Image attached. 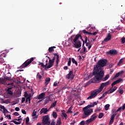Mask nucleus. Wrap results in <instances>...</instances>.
Instances as JSON below:
<instances>
[{
    "label": "nucleus",
    "mask_w": 125,
    "mask_h": 125,
    "mask_svg": "<svg viewBox=\"0 0 125 125\" xmlns=\"http://www.w3.org/2000/svg\"><path fill=\"white\" fill-rule=\"evenodd\" d=\"M107 62L108 61L106 59L100 60L97 62V64L94 66L93 74H97L100 72L101 74L103 75V71H104V70H103L102 68L107 65Z\"/></svg>",
    "instance_id": "f257e3e1"
},
{
    "label": "nucleus",
    "mask_w": 125,
    "mask_h": 125,
    "mask_svg": "<svg viewBox=\"0 0 125 125\" xmlns=\"http://www.w3.org/2000/svg\"><path fill=\"white\" fill-rule=\"evenodd\" d=\"M99 101L95 102L93 103L92 104H89L84 107L83 109V115L82 116L83 119H85V118H88L92 113H93V109L91 108L94 107L96 105H97L99 103Z\"/></svg>",
    "instance_id": "f03ea898"
},
{
    "label": "nucleus",
    "mask_w": 125,
    "mask_h": 125,
    "mask_svg": "<svg viewBox=\"0 0 125 125\" xmlns=\"http://www.w3.org/2000/svg\"><path fill=\"white\" fill-rule=\"evenodd\" d=\"M93 75L95 76L94 79L97 81H102V82H106L110 78L109 74L106 75L104 78H103L104 77V71H103V74H100V72H98Z\"/></svg>",
    "instance_id": "7ed1b4c3"
},
{
    "label": "nucleus",
    "mask_w": 125,
    "mask_h": 125,
    "mask_svg": "<svg viewBox=\"0 0 125 125\" xmlns=\"http://www.w3.org/2000/svg\"><path fill=\"white\" fill-rule=\"evenodd\" d=\"M81 38L82 41L83 40V37H82V35L81 34H77L75 39L73 40V47L75 48H79L82 46V42L81 41H79V39Z\"/></svg>",
    "instance_id": "20e7f679"
},
{
    "label": "nucleus",
    "mask_w": 125,
    "mask_h": 125,
    "mask_svg": "<svg viewBox=\"0 0 125 125\" xmlns=\"http://www.w3.org/2000/svg\"><path fill=\"white\" fill-rule=\"evenodd\" d=\"M34 58H31L30 59L26 60L21 66L18 67V69H23V68H26L27 66H29L33 61H34Z\"/></svg>",
    "instance_id": "39448f33"
},
{
    "label": "nucleus",
    "mask_w": 125,
    "mask_h": 125,
    "mask_svg": "<svg viewBox=\"0 0 125 125\" xmlns=\"http://www.w3.org/2000/svg\"><path fill=\"white\" fill-rule=\"evenodd\" d=\"M125 104H124L122 106H121L120 107H119L117 110H116V109H112L111 112H112V114H113L111 115V117L112 118H115V117H116V115H117V113H118V112H120V111H122V110L124 111L125 110Z\"/></svg>",
    "instance_id": "423d86ee"
},
{
    "label": "nucleus",
    "mask_w": 125,
    "mask_h": 125,
    "mask_svg": "<svg viewBox=\"0 0 125 125\" xmlns=\"http://www.w3.org/2000/svg\"><path fill=\"white\" fill-rule=\"evenodd\" d=\"M42 123L43 125H50V121H49V116H48V115L43 116Z\"/></svg>",
    "instance_id": "0eeeda50"
},
{
    "label": "nucleus",
    "mask_w": 125,
    "mask_h": 125,
    "mask_svg": "<svg viewBox=\"0 0 125 125\" xmlns=\"http://www.w3.org/2000/svg\"><path fill=\"white\" fill-rule=\"evenodd\" d=\"M66 78L67 80H74L75 78V75L73 74V71H70L67 75H66Z\"/></svg>",
    "instance_id": "6e6552de"
},
{
    "label": "nucleus",
    "mask_w": 125,
    "mask_h": 125,
    "mask_svg": "<svg viewBox=\"0 0 125 125\" xmlns=\"http://www.w3.org/2000/svg\"><path fill=\"white\" fill-rule=\"evenodd\" d=\"M53 55H54L53 58H54V60H56V67H58V64L59 63V55L58 53H54Z\"/></svg>",
    "instance_id": "1a4fd4ad"
},
{
    "label": "nucleus",
    "mask_w": 125,
    "mask_h": 125,
    "mask_svg": "<svg viewBox=\"0 0 125 125\" xmlns=\"http://www.w3.org/2000/svg\"><path fill=\"white\" fill-rule=\"evenodd\" d=\"M54 58H53L52 60H49V65L46 66V69H50L54 63Z\"/></svg>",
    "instance_id": "9d476101"
},
{
    "label": "nucleus",
    "mask_w": 125,
    "mask_h": 125,
    "mask_svg": "<svg viewBox=\"0 0 125 125\" xmlns=\"http://www.w3.org/2000/svg\"><path fill=\"white\" fill-rule=\"evenodd\" d=\"M111 38L112 36L111 35V34H110V33H108L106 38L104 40V42H103V44L104 42H109V41H110Z\"/></svg>",
    "instance_id": "9b49d317"
},
{
    "label": "nucleus",
    "mask_w": 125,
    "mask_h": 125,
    "mask_svg": "<svg viewBox=\"0 0 125 125\" xmlns=\"http://www.w3.org/2000/svg\"><path fill=\"white\" fill-rule=\"evenodd\" d=\"M110 83H111V81H108L106 82L102 83L101 84L100 86H101V87L103 89V88H104V86H107L109 85L110 84Z\"/></svg>",
    "instance_id": "f8f14e48"
},
{
    "label": "nucleus",
    "mask_w": 125,
    "mask_h": 125,
    "mask_svg": "<svg viewBox=\"0 0 125 125\" xmlns=\"http://www.w3.org/2000/svg\"><path fill=\"white\" fill-rule=\"evenodd\" d=\"M118 52L116 50L111 49L109 51L106 52V54H111V55H116Z\"/></svg>",
    "instance_id": "ddd939ff"
},
{
    "label": "nucleus",
    "mask_w": 125,
    "mask_h": 125,
    "mask_svg": "<svg viewBox=\"0 0 125 125\" xmlns=\"http://www.w3.org/2000/svg\"><path fill=\"white\" fill-rule=\"evenodd\" d=\"M83 34H86V35H93V36H96L97 35V32H95L93 33L91 32H89L88 31H86L85 30H83Z\"/></svg>",
    "instance_id": "4468645a"
},
{
    "label": "nucleus",
    "mask_w": 125,
    "mask_h": 125,
    "mask_svg": "<svg viewBox=\"0 0 125 125\" xmlns=\"http://www.w3.org/2000/svg\"><path fill=\"white\" fill-rule=\"evenodd\" d=\"M49 111V109H47V108H42L41 111H40V114L42 115V114H47V112Z\"/></svg>",
    "instance_id": "2eb2a0df"
},
{
    "label": "nucleus",
    "mask_w": 125,
    "mask_h": 125,
    "mask_svg": "<svg viewBox=\"0 0 125 125\" xmlns=\"http://www.w3.org/2000/svg\"><path fill=\"white\" fill-rule=\"evenodd\" d=\"M97 96V93L95 92H93L91 93L90 96H89L87 99H92V98H94V97Z\"/></svg>",
    "instance_id": "dca6fc26"
},
{
    "label": "nucleus",
    "mask_w": 125,
    "mask_h": 125,
    "mask_svg": "<svg viewBox=\"0 0 125 125\" xmlns=\"http://www.w3.org/2000/svg\"><path fill=\"white\" fill-rule=\"evenodd\" d=\"M122 82V79H118L115 81H114L112 84L111 86L112 88H113L114 85H116V84L119 83H121Z\"/></svg>",
    "instance_id": "f3484780"
},
{
    "label": "nucleus",
    "mask_w": 125,
    "mask_h": 125,
    "mask_svg": "<svg viewBox=\"0 0 125 125\" xmlns=\"http://www.w3.org/2000/svg\"><path fill=\"white\" fill-rule=\"evenodd\" d=\"M117 88L118 87L117 86H114L113 88H110L109 90H108V94H110V93H113V92L117 90Z\"/></svg>",
    "instance_id": "a211bd4d"
},
{
    "label": "nucleus",
    "mask_w": 125,
    "mask_h": 125,
    "mask_svg": "<svg viewBox=\"0 0 125 125\" xmlns=\"http://www.w3.org/2000/svg\"><path fill=\"white\" fill-rule=\"evenodd\" d=\"M61 112H62V118H64L65 120H67V118L68 116L67 115V114L65 113V110H62Z\"/></svg>",
    "instance_id": "6ab92c4d"
},
{
    "label": "nucleus",
    "mask_w": 125,
    "mask_h": 125,
    "mask_svg": "<svg viewBox=\"0 0 125 125\" xmlns=\"http://www.w3.org/2000/svg\"><path fill=\"white\" fill-rule=\"evenodd\" d=\"M44 96H45V93H42L39 95L38 99L41 100V99H43L44 98Z\"/></svg>",
    "instance_id": "aec40b11"
},
{
    "label": "nucleus",
    "mask_w": 125,
    "mask_h": 125,
    "mask_svg": "<svg viewBox=\"0 0 125 125\" xmlns=\"http://www.w3.org/2000/svg\"><path fill=\"white\" fill-rule=\"evenodd\" d=\"M8 74L10 75V76L9 77L5 76L4 77V79H5V80L6 81H12V79L11 78V74H10V72H8Z\"/></svg>",
    "instance_id": "412c9836"
},
{
    "label": "nucleus",
    "mask_w": 125,
    "mask_h": 125,
    "mask_svg": "<svg viewBox=\"0 0 125 125\" xmlns=\"http://www.w3.org/2000/svg\"><path fill=\"white\" fill-rule=\"evenodd\" d=\"M96 118H97V116H96V114H94L92 115H91V118H90L92 122H93V121H95L96 120Z\"/></svg>",
    "instance_id": "4be33fe9"
},
{
    "label": "nucleus",
    "mask_w": 125,
    "mask_h": 125,
    "mask_svg": "<svg viewBox=\"0 0 125 125\" xmlns=\"http://www.w3.org/2000/svg\"><path fill=\"white\" fill-rule=\"evenodd\" d=\"M54 48H56V47L55 46H52L51 47H49L48 49L49 52L50 53H52L53 51H54Z\"/></svg>",
    "instance_id": "5701e85b"
},
{
    "label": "nucleus",
    "mask_w": 125,
    "mask_h": 125,
    "mask_svg": "<svg viewBox=\"0 0 125 125\" xmlns=\"http://www.w3.org/2000/svg\"><path fill=\"white\" fill-rule=\"evenodd\" d=\"M124 74V71H121L118 73H117L114 77V78L116 79L117 78H118V77H120V75H123Z\"/></svg>",
    "instance_id": "b1692460"
},
{
    "label": "nucleus",
    "mask_w": 125,
    "mask_h": 125,
    "mask_svg": "<svg viewBox=\"0 0 125 125\" xmlns=\"http://www.w3.org/2000/svg\"><path fill=\"white\" fill-rule=\"evenodd\" d=\"M0 83H2V84H6V81L5 78H0Z\"/></svg>",
    "instance_id": "393cba45"
},
{
    "label": "nucleus",
    "mask_w": 125,
    "mask_h": 125,
    "mask_svg": "<svg viewBox=\"0 0 125 125\" xmlns=\"http://www.w3.org/2000/svg\"><path fill=\"white\" fill-rule=\"evenodd\" d=\"M57 103V101H56L54 103H53L51 104V105L50 106L49 109H51V108H54L56 106V104Z\"/></svg>",
    "instance_id": "a878e982"
},
{
    "label": "nucleus",
    "mask_w": 125,
    "mask_h": 125,
    "mask_svg": "<svg viewBox=\"0 0 125 125\" xmlns=\"http://www.w3.org/2000/svg\"><path fill=\"white\" fill-rule=\"evenodd\" d=\"M102 90H103V88L101 87V86H100V87H99V88L97 90H96L95 92H96L97 93V94H98V93H100V92H101Z\"/></svg>",
    "instance_id": "bb28decb"
},
{
    "label": "nucleus",
    "mask_w": 125,
    "mask_h": 125,
    "mask_svg": "<svg viewBox=\"0 0 125 125\" xmlns=\"http://www.w3.org/2000/svg\"><path fill=\"white\" fill-rule=\"evenodd\" d=\"M38 65H41L42 68H45V69H46V66H47V63H46L45 65L43 64V63L39 62V63Z\"/></svg>",
    "instance_id": "cd10ccee"
},
{
    "label": "nucleus",
    "mask_w": 125,
    "mask_h": 125,
    "mask_svg": "<svg viewBox=\"0 0 125 125\" xmlns=\"http://www.w3.org/2000/svg\"><path fill=\"white\" fill-rule=\"evenodd\" d=\"M49 82H50V79L49 78H47L45 81V85H47L48 83H49Z\"/></svg>",
    "instance_id": "c85d7f7f"
},
{
    "label": "nucleus",
    "mask_w": 125,
    "mask_h": 125,
    "mask_svg": "<svg viewBox=\"0 0 125 125\" xmlns=\"http://www.w3.org/2000/svg\"><path fill=\"white\" fill-rule=\"evenodd\" d=\"M73 94L75 95V96H78V95L80 94V93L79 91H78V90H74Z\"/></svg>",
    "instance_id": "c756f323"
},
{
    "label": "nucleus",
    "mask_w": 125,
    "mask_h": 125,
    "mask_svg": "<svg viewBox=\"0 0 125 125\" xmlns=\"http://www.w3.org/2000/svg\"><path fill=\"white\" fill-rule=\"evenodd\" d=\"M71 60H72V63H73V64H75L76 66H78V62H77V61H76V60H75V59L72 58L71 59Z\"/></svg>",
    "instance_id": "7c9ffc66"
},
{
    "label": "nucleus",
    "mask_w": 125,
    "mask_h": 125,
    "mask_svg": "<svg viewBox=\"0 0 125 125\" xmlns=\"http://www.w3.org/2000/svg\"><path fill=\"white\" fill-rule=\"evenodd\" d=\"M73 108L72 107V106H71L67 110V111L66 112L67 114H69V113H73V111H72Z\"/></svg>",
    "instance_id": "2f4dec72"
},
{
    "label": "nucleus",
    "mask_w": 125,
    "mask_h": 125,
    "mask_svg": "<svg viewBox=\"0 0 125 125\" xmlns=\"http://www.w3.org/2000/svg\"><path fill=\"white\" fill-rule=\"evenodd\" d=\"M11 123H14L15 125H20V124H21V122H18L15 121L14 120L11 121Z\"/></svg>",
    "instance_id": "473e14b6"
},
{
    "label": "nucleus",
    "mask_w": 125,
    "mask_h": 125,
    "mask_svg": "<svg viewBox=\"0 0 125 125\" xmlns=\"http://www.w3.org/2000/svg\"><path fill=\"white\" fill-rule=\"evenodd\" d=\"M123 62H124V61L123 60V59H121L119 62V63H118V66H121Z\"/></svg>",
    "instance_id": "72a5a7b5"
},
{
    "label": "nucleus",
    "mask_w": 125,
    "mask_h": 125,
    "mask_svg": "<svg viewBox=\"0 0 125 125\" xmlns=\"http://www.w3.org/2000/svg\"><path fill=\"white\" fill-rule=\"evenodd\" d=\"M92 120L91 119H89L87 120H86L85 122V125H88L89 124H90V123H92Z\"/></svg>",
    "instance_id": "f704fd0d"
},
{
    "label": "nucleus",
    "mask_w": 125,
    "mask_h": 125,
    "mask_svg": "<svg viewBox=\"0 0 125 125\" xmlns=\"http://www.w3.org/2000/svg\"><path fill=\"white\" fill-rule=\"evenodd\" d=\"M110 107V104H106L104 106V109L105 110V111H108V110H109V108Z\"/></svg>",
    "instance_id": "c9c22d12"
},
{
    "label": "nucleus",
    "mask_w": 125,
    "mask_h": 125,
    "mask_svg": "<svg viewBox=\"0 0 125 125\" xmlns=\"http://www.w3.org/2000/svg\"><path fill=\"white\" fill-rule=\"evenodd\" d=\"M104 116V114H103V113L101 112L99 113L98 118L99 119H102V118H103V116Z\"/></svg>",
    "instance_id": "e433bc0d"
},
{
    "label": "nucleus",
    "mask_w": 125,
    "mask_h": 125,
    "mask_svg": "<svg viewBox=\"0 0 125 125\" xmlns=\"http://www.w3.org/2000/svg\"><path fill=\"white\" fill-rule=\"evenodd\" d=\"M114 117H112V116L110 118V120L109 122V125H112V124H113V123H114Z\"/></svg>",
    "instance_id": "4c0bfd02"
},
{
    "label": "nucleus",
    "mask_w": 125,
    "mask_h": 125,
    "mask_svg": "<svg viewBox=\"0 0 125 125\" xmlns=\"http://www.w3.org/2000/svg\"><path fill=\"white\" fill-rule=\"evenodd\" d=\"M28 101H29V102H30V103H31V96H29L26 99V100H25L26 103H27V102H28Z\"/></svg>",
    "instance_id": "58836bf2"
},
{
    "label": "nucleus",
    "mask_w": 125,
    "mask_h": 125,
    "mask_svg": "<svg viewBox=\"0 0 125 125\" xmlns=\"http://www.w3.org/2000/svg\"><path fill=\"white\" fill-rule=\"evenodd\" d=\"M52 116L53 118H54L55 119H56V118H57V113L55 112H53L52 114Z\"/></svg>",
    "instance_id": "ea45409f"
},
{
    "label": "nucleus",
    "mask_w": 125,
    "mask_h": 125,
    "mask_svg": "<svg viewBox=\"0 0 125 125\" xmlns=\"http://www.w3.org/2000/svg\"><path fill=\"white\" fill-rule=\"evenodd\" d=\"M121 43H122V44H124V43H125V37H123L122 38H121Z\"/></svg>",
    "instance_id": "a19ab883"
},
{
    "label": "nucleus",
    "mask_w": 125,
    "mask_h": 125,
    "mask_svg": "<svg viewBox=\"0 0 125 125\" xmlns=\"http://www.w3.org/2000/svg\"><path fill=\"white\" fill-rule=\"evenodd\" d=\"M120 94H123L124 93V90L122 89H119V90L117 91Z\"/></svg>",
    "instance_id": "79ce46f5"
},
{
    "label": "nucleus",
    "mask_w": 125,
    "mask_h": 125,
    "mask_svg": "<svg viewBox=\"0 0 125 125\" xmlns=\"http://www.w3.org/2000/svg\"><path fill=\"white\" fill-rule=\"evenodd\" d=\"M37 78H38V79H39V80H41L42 78V75H41V74H40L39 72H38L37 73Z\"/></svg>",
    "instance_id": "37998d69"
},
{
    "label": "nucleus",
    "mask_w": 125,
    "mask_h": 125,
    "mask_svg": "<svg viewBox=\"0 0 125 125\" xmlns=\"http://www.w3.org/2000/svg\"><path fill=\"white\" fill-rule=\"evenodd\" d=\"M7 92L10 95H13V92H12L11 90H7Z\"/></svg>",
    "instance_id": "c03bdc74"
},
{
    "label": "nucleus",
    "mask_w": 125,
    "mask_h": 125,
    "mask_svg": "<svg viewBox=\"0 0 125 125\" xmlns=\"http://www.w3.org/2000/svg\"><path fill=\"white\" fill-rule=\"evenodd\" d=\"M36 115H37V111H36L35 110H34L33 113L32 114V117L36 116Z\"/></svg>",
    "instance_id": "a18cd8bd"
},
{
    "label": "nucleus",
    "mask_w": 125,
    "mask_h": 125,
    "mask_svg": "<svg viewBox=\"0 0 125 125\" xmlns=\"http://www.w3.org/2000/svg\"><path fill=\"white\" fill-rule=\"evenodd\" d=\"M25 121H26V124L28 125V124H29V122L30 121V119L29 118V117H26Z\"/></svg>",
    "instance_id": "49530a36"
},
{
    "label": "nucleus",
    "mask_w": 125,
    "mask_h": 125,
    "mask_svg": "<svg viewBox=\"0 0 125 125\" xmlns=\"http://www.w3.org/2000/svg\"><path fill=\"white\" fill-rule=\"evenodd\" d=\"M61 125V120L59 119L57 121L56 125Z\"/></svg>",
    "instance_id": "de8ad7c7"
},
{
    "label": "nucleus",
    "mask_w": 125,
    "mask_h": 125,
    "mask_svg": "<svg viewBox=\"0 0 125 125\" xmlns=\"http://www.w3.org/2000/svg\"><path fill=\"white\" fill-rule=\"evenodd\" d=\"M83 51L82 52V53H85V52H87V51H86V48H85V46L83 47Z\"/></svg>",
    "instance_id": "09e8293b"
},
{
    "label": "nucleus",
    "mask_w": 125,
    "mask_h": 125,
    "mask_svg": "<svg viewBox=\"0 0 125 125\" xmlns=\"http://www.w3.org/2000/svg\"><path fill=\"white\" fill-rule=\"evenodd\" d=\"M59 83V82H55L54 83V86H58V84Z\"/></svg>",
    "instance_id": "8fccbe9b"
},
{
    "label": "nucleus",
    "mask_w": 125,
    "mask_h": 125,
    "mask_svg": "<svg viewBox=\"0 0 125 125\" xmlns=\"http://www.w3.org/2000/svg\"><path fill=\"white\" fill-rule=\"evenodd\" d=\"M108 93H109L108 91L105 92L104 94H103V95H102L103 97H105L106 95H107V94H108Z\"/></svg>",
    "instance_id": "3c124183"
},
{
    "label": "nucleus",
    "mask_w": 125,
    "mask_h": 125,
    "mask_svg": "<svg viewBox=\"0 0 125 125\" xmlns=\"http://www.w3.org/2000/svg\"><path fill=\"white\" fill-rule=\"evenodd\" d=\"M68 66H71V58H69V61L67 63Z\"/></svg>",
    "instance_id": "603ef678"
},
{
    "label": "nucleus",
    "mask_w": 125,
    "mask_h": 125,
    "mask_svg": "<svg viewBox=\"0 0 125 125\" xmlns=\"http://www.w3.org/2000/svg\"><path fill=\"white\" fill-rule=\"evenodd\" d=\"M21 113H22L23 115H26V114H27V112L24 109H21Z\"/></svg>",
    "instance_id": "864d4df0"
},
{
    "label": "nucleus",
    "mask_w": 125,
    "mask_h": 125,
    "mask_svg": "<svg viewBox=\"0 0 125 125\" xmlns=\"http://www.w3.org/2000/svg\"><path fill=\"white\" fill-rule=\"evenodd\" d=\"M0 109H2V110H5V107H4V106L2 105L1 104H0Z\"/></svg>",
    "instance_id": "5fc2aeb1"
},
{
    "label": "nucleus",
    "mask_w": 125,
    "mask_h": 125,
    "mask_svg": "<svg viewBox=\"0 0 125 125\" xmlns=\"http://www.w3.org/2000/svg\"><path fill=\"white\" fill-rule=\"evenodd\" d=\"M2 113L3 114H6V113H8V111L7 110V109H6V108H5V110H4L3 111H2Z\"/></svg>",
    "instance_id": "6e6d98bb"
},
{
    "label": "nucleus",
    "mask_w": 125,
    "mask_h": 125,
    "mask_svg": "<svg viewBox=\"0 0 125 125\" xmlns=\"http://www.w3.org/2000/svg\"><path fill=\"white\" fill-rule=\"evenodd\" d=\"M85 125V122H84V121H82L80 123V125Z\"/></svg>",
    "instance_id": "4d7b16f0"
},
{
    "label": "nucleus",
    "mask_w": 125,
    "mask_h": 125,
    "mask_svg": "<svg viewBox=\"0 0 125 125\" xmlns=\"http://www.w3.org/2000/svg\"><path fill=\"white\" fill-rule=\"evenodd\" d=\"M15 111H17V112H18L20 111V108L19 107H17L15 108Z\"/></svg>",
    "instance_id": "13d9d810"
},
{
    "label": "nucleus",
    "mask_w": 125,
    "mask_h": 125,
    "mask_svg": "<svg viewBox=\"0 0 125 125\" xmlns=\"http://www.w3.org/2000/svg\"><path fill=\"white\" fill-rule=\"evenodd\" d=\"M101 110V108H100V107L97 108L96 109V110H95V112H97V111L100 112Z\"/></svg>",
    "instance_id": "bf43d9fd"
},
{
    "label": "nucleus",
    "mask_w": 125,
    "mask_h": 125,
    "mask_svg": "<svg viewBox=\"0 0 125 125\" xmlns=\"http://www.w3.org/2000/svg\"><path fill=\"white\" fill-rule=\"evenodd\" d=\"M13 115L14 116H19L20 114L18 112H15L14 113Z\"/></svg>",
    "instance_id": "052dcab7"
},
{
    "label": "nucleus",
    "mask_w": 125,
    "mask_h": 125,
    "mask_svg": "<svg viewBox=\"0 0 125 125\" xmlns=\"http://www.w3.org/2000/svg\"><path fill=\"white\" fill-rule=\"evenodd\" d=\"M6 117L8 118L9 120H11V116H10V115H6Z\"/></svg>",
    "instance_id": "680f3d73"
},
{
    "label": "nucleus",
    "mask_w": 125,
    "mask_h": 125,
    "mask_svg": "<svg viewBox=\"0 0 125 125\" xmlns=\"http://www.w3.org/2000/svg\"><path fill=\"white\" fill-rule=\"evenodd\" d=\"M25 99L24 97H23L22 98V100H21V103H24V102H25Z\"/></svg>",
    "instance_id": "e2e57ef3"
},
{
    "label": "nucleus",
    "mask_w": 125,
    "mask_h": 125,
    "mask_svg": "<svg viewBox=\"0 0 125 125\" xmlns=\"http://www.w3.org/2000/svg\"><path fill=\"white\" fill-rule=\"evenodd\" d=\"M91 46H92L91 43H89V45L88 47V50H89V49H90V48H91Z\"/></svg>",
    "instance_id": "0e129e2a"
},
{
    "label": "nucleus",
    "mask_w": 125,
    "mask_h": 125,
    "mask_svg": "<svg viewBox=\"0 0 125 125\" xmlns=\"http://www.w3.org/2000/svg\"><path fill=\"white\" fill-rule=\"evenodd\" d=\"M76 123V121L74 120L71 123H70V125H75V123Z\"/></svg>",
    "instance_id": "69168bd1"
},
{
    "label": "nucleus",
    "mask_w": 125,
    "mask_h": 125,
    "mask_svg": "<svg viewBox=\"0 0 125 125\" xmlns=\"http://www.w3.org/2000/svg\"><path fill=\"white\" fill-rule=\"evenodd\" d=\"M84 40H85V41H84V42H87V37H84Z\"/></svg>",
    "instance_id": "338daca9"
},
{
    "label": "nucleus",
    "mask_w": 125,
    "mask_h": 125,
    "mask_svg": "<svg viewBox=\"0 0 125 125\" xmlns=\"http://www.w3.org/2000/svg\"><path fill=\"white\" fill-rule=\"evenodd\" d=\"M27 96H28V93H27L26 92H25L24 94V97H27Z\"/></svg>",
    "instance_id": "774afa93"
}]
</instances>
